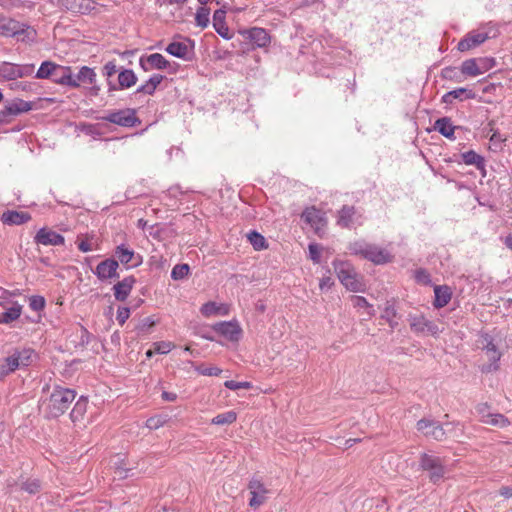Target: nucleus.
Here are the masks:
<instances>
[{"label": "nucleus", "mask_w": 512, "mask_h": 512, "mask_svg": "<svg viewBox=\"0 0 512 512\" xmlns=\"http://www.w3.org/2000/svg\"><path fill=\"white\" fill-rule=\"evenodd\" d=\"M463 96H465L464 98L466 99H473L475 97V93L466 88H458L444 94L442 97V102L451 104L454 99L463 100Z\"/></svg>", "instance_id": "nucleus-24"}, {"label": "nucleus", "mask_w": 512, "mask_h": 512, "mask_svg": "<svg viewBox=\"0 0 512 512\" xmlns=\"http://www.w3.org/2000/svg\"><path fill=\"white\" fill-rule=\"evenodd\" d=\"M349 249L352 254L361 256L375 264H384L391 260V256L386 250L364 241L352 243Z\"/></svg>", "instance_id": "nucleus-1"}, {"label": "nucleus", "mask_w": 512, "mask_h": 512, "mask_svg": "<svg viewBox=\"0 0 512 512\" xmlns=\"http://www.w3.org/2000/svg\"><path fill=\"white\" fill-rule=\"evenodd\" d=\"M118 81L121 88H130L136 83L137 77L132 70L125 69L119 73Z\"/></svg>", "instance_id": "nucleus-31"}, {"label": "nucleus", "mask_w": 512, "mask_h": 512, "mask_svg": "<svg viewBox=\"0 0 512 512\" xmlns=\"http://www.w3.org/2000/svg\"><path fill=\"white\" fill-rule=\"evenodd\" d=\"M332 284L333 283L331 281V278L326 277V278L321 279L319 286H320V289H324L325 287H331Z\"/></svg>", "instance_id": "nucleus-61"}, {"label": "nucleus", "mask_w": 512, "mask_h": 512, "mask_svg": "<svg viewBox=\"0 0 512 512\" xmlns=\"http://www.w3.org/2000/svg\"><path fill=\"white\" fill-rule=\"evenodd\" d=\"M34 241L36 244L44 246H59L63 245L64 237L51 229L41 228L35 235Z\"/></svg>", "instance_id": "nucleus-12"}, {"label": "nucleus", "mask_w": 512, "mask_h": 512, "mask_svg": "<svg viewBox=\"0 0 512 512\" xmlns=\"http://www.w3.org/2000/svg\"><path fill=\"white\" fill-rule=\"evenodd\" d=\"M190 268L188 264H178L174 266L171 272V277L174 280H181L189 274Z\"/></svg>", "instance_id": "nucleus-44"}, {"label": "nucleus", "mask_w": 512, "mask_h": 512, "mask_svg": "<svg viewBox=\"0 0 512 512\" xmlns=\"http://www.w3.org/2000/svg\"><path fill=\"white\" fill-rule=\"evenodd\" d=\"M224 386L230 390H238V389H250L252 384L250 382H236L234 380H227L224 383Z\"/></svg>", "instance_id": "nucleus-48"}, {"label": "nucleus", "mask_w": 512, "mask_h": 512, "mask_svg": "<svg viewBox=\"0 0 512 512\" xmlns=\"http://www.w3.org/2000/svg\"><path fill=\"white\" fill-rule=\"evenodd\" d=\"M74 79H76L79 85L80 82L92 84L95 82L96 73L92 68L83 66Z\"/></svg>", "instance_id": "nucleus-33"}, {"label": "nucleus", "mask_w": 512, "mask_h": 512, "mask_svg": "<svg viewBox=\"0 0 512 512\" xmlns=\"http://www.w3.org/2000/svg\"><path fill=\"white\" fill-rule=\"evenodd\" d=\"M130 316V310L127 307L119 308L117 312V321L120 325H123Z\"/></svg>", "instance_id": "nucleus-51"}, {"label": "nucleus", "mask_w": 512, "mask_h": 512, "mask_svg": "<svg viewBox=\"0 0 512 512\" xmlns=\"http://www.w3.org/2000/svg\"><path fill=\"white\" fill-rule=\"evenodd\" d=\"M118 266L117 260L106 259L97 265L96 274L101 280L116 277L118 276L116 273Z\"/></svg>", "instance_id": "nucleus-18"}, {"label": "nucleus", "mask_w": 512, "mask_h": 512, "mask_svg": "<svg viewBox=\"0 0 512 512\" xmlns=\"http://www.w3.org/2000/svg\"><path fill=\"white\" fill-rule=\"evenodd\" d=\"M500 340L488 334H482L477 340L478 347L486 354L490 363L482 367V371L491 372L498 369L497 362L502 356L500 351Z\"/></svg>", "instance_id": "nucleus-3"}, {"label": "nucleus", "mask_w": 512, "mask_h": 512, "mask_svg": "<svg viewBox=\"0 0 512 512\" xmlns=\"http://www.w3.org/2000/svg\"><path fill=\"white\" fill-rule=\"evenodd\" d=\"M505 244L506 246L512 250V234H509L506 238H505Z\"/></svg>", "instance_id": "nucleus-63"}, {"label": "nucleus", "mask_w": 512, "mask_h": 512, "mask_svg": "<svg viewBox=\"0 0 512 512\" xmlns=\"http://www.w3.org/2000/svg\"><path fill=\"white\" fill-rule=\"evenodd\" d=\"M147 423L150 428H154V429H156L162 425V422L159 419L156 420L154 418L149 419L147 421Z\"/></svg>", "instance_id": "nucleus-60"}, {"label": "nucleus", "mask_w": 512, "mask_h": 512, "mask_svg": "<svg viewBox=\"0 0 512 512\" xmlns=\"http://www.w3.org/2000/svg\"><path fill=\"white\" fill-rule=\"evenodd\" d=\"M136 280L134 277L129 276L124 278L122 281H119L116 283L113 287L114 296L118 301H124L129 296L133 285L135 284Z\"/></svg>", "instance_id": "nucleus-20"}, {"label": "nucleus", "mask_w": 512, "mask_h": 512, "mask_svg": "<svg viewBox=\"0 0 512 512\" xmlns=\"http://www.w3.org/2000/svg\"><path fill=\"white\" fill-rule=\"evenodd\" d=\"M396 315L397 312L395 307L389 302H387L384 308V312L382 314V318L388 322L391 328H395L397 326V322L395 321Z\"/></svg>", "instance_id": "nucleus-39"}, {"label": "nucleus", "mask_w": 512, "mask_h": 512, "mask_svg": "<svg viewBox=\"0 0 512 512\" xmlns=\"http://www.w3.org/2000/svg\"><path fill=\"white\" fill-rule=\"evenodd\" d=\"M196 24L201 28H206L209 24V9L200 7L195 16Z\"/></svg>", "instance_id": "nucleus-43"}, {"label": "nucleus", "mask_w": 512, "mask_h": 512, "mask_svg": "<svg viewBox=\"0 0 512 512\" xmlns=\"http://www.w3.org/2000/svg\"><path fill=\"white\" fill-rule=\"evenodd\" d=\"M335 271L340 282L352 292H364L366 289L365 283L361 276H359L354 268L346 263L339 262L335 264Z\"/></svg>", "instance_id": "nucleus-4"}, {"label": "nucleus", "mask_w": 512, "mask_h": 512, "mask_svg": "<svg viewBox=\"0 0 512 512\" xmlns=\"http://www.w3.org/2000/svg\"><path fill=\"white\" fill-rule=\"evenodd\" d=\"M54 64L55 63L51 61H44L36 73V78L52 79Z\"/></svg>", "instance_id": "nucleus-36"}, {"label": "nucleus", "mask_w": 512, "mask_h": 512, "mask_svg": "<svg viewBox=\"0 0 512 512\" xmlns=\"http://www.w3.org/2000/svg\"><path fill=\"white\" fill-rule=\"evenodd\" d=\"M198 370L202 375H207V376H218L222 372V370L219 369L218 367H209V368H203V369H198Z\"/></svg>", "instance_id": "nucleus-53"}, {"label": "nucleus", "mask_w": 512, "mask_h": 512, "mask_svg": "<svg viewBox=\"0 0 512 512\" xmlns=\"http://www.w3.org/2000/svg\"><path fill=\"white\" fill-rule=\"evenodd\" d=\"M218 309H223L224 314L229 313V308L224 304H217L216 302L210 301L202 305L200 311L205 317L216 315Z\"/></svg>", "instance_id": "nucleus-29"}, {"label": "nucleus", "mask_w": 512, "mask_h": 512, "mask_svg": "<svg viewBox=\"0 0 512 512\" xmlns=\"http://www.w3.org/2000/svg\"><path fill=\"white\" fill-rule=\"evenodd\" d=\"M104 119L111 123L125 127H131L134 125L135 122V117L131 110H121L117 112H112L105 116Z\"/></svg>", "instance_id": "nucleus-17"}, {"label": "nucleus", "mask_w": 512, "mask_h": 512, "mask_svg": "<svg viewBox=\"0 0 512 512\" xmlns=\"http://www.w3.org/2000/svg\"><path fill=\"white\" fill-rule=\"evenodd\" d=\"M409 324L411 330L415 333L437 336L441 332V330L435 323L429 321L423 315L420 314L410 315Z\"/></svg>", "instance_id": "nucleus-7"}, {"label": "nucleus", "mask_w": 512, "mask_h": 512, "mask_svg": "<svg viewBox=\"0 0 512 512\" xmlns=\"http://www.w3.org/2000/svg\"><path fill=\"white\" fill-rule=\"evenodd\" d=\"M162 80H163V76L156 74V75H153L148 81L154 88H157V86L162 82Z\"/></svg>", "instance_id": "nucleus-56"}, {"label": "nucleus", "mask_w": 512, "mask_h": 512, "mask_svg": "<svg viewBox=\"0 0 512 512\" xmlns=\"http://www.w3.org/2000/svg\"><path fill=\"white\" fill-rule=\"evenodd\" d=\"M156 90V88H154L150 83L149 81H147L145 84H143L142 86H140L138 89H137V93H144V94H147V95H152L154 93V91Z\"/></svg>", "instance_id": "nucleus-54"}, {"label": "nucleus", "mask_w": 512, "mask_h": 512, "mask_svg": "<svg viewBox=\"0 0 512 512\" xmlns=\"http://www.w3.org/2000/svg\"><path fill=\"white\" fill-rule=\"evenodd\" d=\"M1 34L6 37H13L20 34H26L29 40H32L36 34L35 30L25 23H21L14 19H4L0 16Z\"/></svg>", "instance_id": "nucleus-5"}, {"label": "nucleus", "mask_w": 512, "mask_h": 512, "mask_svg": "<svg viewBox=\"0 0 512 512\" xmlns=\"http://www.w3.org/2000/svg\"><path fill=\"white\" fill-rule=\"evenodd\" d=\"M416 277L419 281H423V282L428 281V278H429L428 274L423 270L418 271Z\"/></svg>", "instance_id": "nucleus-62"}, {"label": "nucleus", "mask_w": 512, "mask_h": 512, "mask_svg": "<svg viewBox=\"0 0 512 512\" xmlns=\"http://www.w3.org/2000/svg\"><path fill=\"white\" fill-rule=\"evenodd\" d=\"M87 411V400L80 398L71 411L70 417L73 422L81 421Z\"/></svg>", "instance_id": "nucleus-30"}, {"label": "nucleus", "mask_w": 512, "mask_h": 512, "mask_svg": "<svg viewBox=\"0 0 512 512\" xmlns=\"http://www.w3.org/2000/svg\"><path fill=\"white\" fill-rule=\"evenodd\" d=\"M155 324L156 322L151 317H147L141 321L137 329L141 332H144L145 330L153 327Z\"/></svg>", "instance_id": "nucleus-52"}, {"label": "nucleus", "mask_w": 512, "mask_h": 512, "mask_svg": "<svg viewBox=\"0 0 512 512\" xmlns=\"http://www.w3.org/2000/svg\"><path fill=\"white\" fill-rule=\"evenodd\" d=\"M461 71L463 74L468 76H478L483 73V70L478 66L475 59H469L462 63Z\"/></svg>", "instance_id": "nucleus-32"}, {"label": "nucleus", "mask_w": 512, "mask_h": 512, "mask_svg": "<svg viewBox=\"0 0 512 512\" xmlns=\"http://www.w3.org/2000/svg\"><path fill=\"white\" fill-rule=\"evenodd\" d=\"M166 51L175 57L182 58L186 56L188 47L181 42H172L167 46Z\"/></svg>", "instance_id": "nucleus-34"}, {"label": "nucleus", "mask_w": 512, "mask_h": 512, "mask_svg": "<svg viewBox=\"0 0 512 512\" xmlns=\"http://www.w3.org/2000/svg\"><path fill=\"white\" fill-rule=\"evenodd\" d=\"M477 412L480 415L481 422L498 428H505L510 425L509 419L500 413H492L486 403L477 406Z\"/></svg>", "instance_id": "nucleus-8"}, {"label": "nucleus", "mask_w": 512, "mask_h": 512, "mask_svg": "<svg viewBox=\"0 0 512 512\" xmlns=\"http://www.w3.org/2000/svg\"><path fill=\"white\" fill-rule=\"evenodd\" d=\"M27 352H24V353H15L9 357H7L5 359V362H6V365H7V371L8 372H13L14 370H16L18 367L20 366H25L28 364L27 360L29 358V356H26L24 357L23 355L26 354Z\"/></svg>", "instance_id": "nucleus-26"}, {"label": "nucleus", "mask_w": 512, "mask_h": 512, "mask_svg": "<svg viewBox=\"0 0 512 512\" xmlns=\"http://www.w3.org/2000/svg\"><path fill=\"white\" fill-rule=\"evenodd\" d=\"M104 71H105V74L108 76V77H111L112 75H114L117 71L116 69V64L112 61L108 62L105 64L104 66Z\"/></svg>", "instance_id": "nucleus-55"}, {"label": "nucleus", "mask_w": 512, "mask_h": 512, "mask_svg": "<svg viewBox=\"0 0 512 512\" xmlns=\"http://www.w3.org/2000/svg\"><path fill=\"white\" fill-rule=\"evenodd\" d=\"M351 303L355 308H366L369 316H373L375 314L372 305L362 296H351Z\"/></svg>", "instance_id": "nucleus-41"}, {"label": "nucleus", "mask_w": 512, "mask_h": 512, "mask_svg": "<svg viewBox=\"0 0 512 512\" xmlns=\"http://www.w3.org/2000/svg\"><path fill=\"white\" fill-rule=\"evenodd\" d=\"M248 489L251 494L250 507L255 509L266 502L269 491L259 479L253 478L248 484Z\"/></svg>", "instance_id": "nucleus-10"}, {"label": "nucleus", "mask_w": 512, "mask_h": 512, "mask_svg": "<svg viewBox=\"0 0 512 512\" xmlns=\"http://www.w3.org/2000/svg\"><path fill=\"white\" fill-rule=\"evenodd\" d=\"M248 239L255 250H262L266 248V240L261 234L252 231L248 234Z\"/></svg>", "instance_id": "nucleus-42"}, {"label": "nucleus", "mask_w": 512, "mask_h": 512, "mask_svg": "<svg viewBox=\"0 0 512 512\" xmlns=\"http://www.w3.org/2000/svg\"><path fill=\"white\" fill-rule=\"evenodd\" d=\"M51 80L57 84L79 87L78 82L72 76L71 68L67 66H61L56 63L54 64L53 76Z\"/></svg>", "instance_id": "nucleus-13"}, {"label": "nucleus", "mask_w": 512, "mask_h": 512, "mask_svg": "<svg viewBox=\"0 0 512 512\" xmlns=\"http://www.w3.org/2000/svg\"><path fill=\"white\" fill-rule=\"evenodd\" d=\"M434 129L447 138L452 137L454 134V126L452 125L451 120L447 117L436 120Z\"/></svg>", "instance_id": "nucleus-27"}, {"label": "nucleus", "mask_w": 512, "mask_h": 512, "mask_svg": "<svg viewBox=\"0 0 512 512\" xmlns=\"http://www.w3.org/2000/svg\"><path fill=\"white\" fill-rule=\"evenodd\" d=\"M139 64L144 71H149L151 69H165L169 62L161 54L154 53L146 57H141Z\"/></svg>", "instance_id": "nucleus-16"}, {"label": "nucleus", "mask_w": 512, "mask_h": 512, "mask_svg": "<svg viewBox=\"0 0 512 512\" xmlns=\"http://www.w3.org/2000/svg\"><path fill=\"white\" fill-rule=\"evenodd\" d=\"M164 3L173 5V4H183L185 3L184 0H163Z\"/></svg>", "instance_id": "nucleus-64"}, {"label": "nucleus", "mask_w": 512, "mask_h": 512, "mask_svg": "<svg viewBox=\"0 0 512 512\" xmlns=\"http://www.w3.org/2000/svg\"><path fill=\"white\" fill-rule=\"evenodd\" d=\"M355 214V209L353 206H343L339 211L338 216V225L342 227H349L353 222V216Z\"/></svg>", "instance_id": "nucleus-28"}, {"label": "nucleus", "mask_w": 512, "mask_h": 512, "mask_svg": "<svg viewBox=\"0 0 512 512\" xmlns=\"http://www.w3.org/2000/svg\"><path fill=\"white\" fill-rule=\"evenodd\" d=\"M226 12L222 9L216 10L213 14V26L216 32L223 38L229 39V29L225 23Z\"/></svg>", "instance_id": "nucleus-22"}, {"label": "nucleus", "mask_w": 512, "mask_h": 512, "mask_svg": "<svg viewBox=\"0 0 512 512\" xmlns=\"http://www.w3.org/2000/svg\"><path fill=\"white\" fill-rule=\"evenodd\" d=\"M463 161L467 165H475L478 168H483L484 160L474 151H468L462 155Z\"/></svg>", "instance_id": "nucleus-38"}, {"label": "nucleus", "mask_w": 512, "mask_h": 512, "mask_svg": "<svg viewBox=\"0 0 512 512\" xmlns=\"http://www.w3.org/2000/svg\"><path fill=\"white\" fill-rule=\"evenodd\" d=\"M76 397L74 390L57 387L50 395L48 402L49 414L52 417L62 415L71 405Z\"/></svg>", "instance_id": "nucleus-2"}, {"label": "nucleus", "mask_w": 512, "mask_h": 512, "mask_svg": "<svg viewBox=\"0 0 512 512\" xmlns=\"http://www.w3.org/2000/svg\"><path fill=\"white\" fill-rule=\"evenodd\" d=\"M499 493L501 496H503L505 498H510V497H512V487H509V486L501 487L499 490Z\"/></svg>", "instance_id": "nucleus-57"}, {"label": "nucleus", "mask_w": 512, "mask_h": 512, "mask_svg": "<svg viewBox=\"0 0 512 512\" xmlns=\"http://www.w3.org/2000/svg\"><path fill=\"white\" fill-rule=\"evenodd\" d=\"M213 329L231 341H237L241 335V328L236 322H220Z\"/></svg>", "instance_id": "nucleus-15"}, {"label": "nucleus", "mask_w": 512, "mask_h": 512, "mask_svg": "<svg viewBox=\"0 0 512 512\" xmlns=\"http://www.w3.org/2000/svg\"><path fill=\"white\" fill-rule=\"evenodd\" d=\"M320 252H321V248L319 245H317L315 243H311L309 245V255H310L311 260L314 263L320 262Z\"/></svg>", "instance_id": "nucleus-50"}, {"label": "nucleus", "mask_w": 512, "mask_h": 512, "mask_svg": "<svg viewBox=\"0 0 512 512\" xmlns=\"http://www.w3.org/2000/svg\"><path fill=\"white\" fill-rule=\"evenodd\" d=\"M113 465L115 467V473L120 478L127 477L128 469L125 467L126 464H125V459L124 458L117 457V459L114 461Z\"/></svg>", "instance_id": "nucleus-47"}, {"label": "nucleus", "mask_w": 512, "mask_h": 512, "mask_svg": "<svg viewBox=\"0 0 512 512\" xmlns=\"http://www.w3.org/2000/svg\"><path fill=\"white\" fill-rule=\"evenodd\" d=\"M78 248L82 251V252H89L92 250V247L90 245V243H88L87 241H81L79 244H78Z\"/></svg>", "instance_id": "nucleus-59"}, {"label": "nucleus", "mask_w": 512, "mask_h": 512, "mask_svg": "<svg viewBox=\"0 0 512 512\" xmlns=\"http://www.w3.org/2000/svg\"><path fill=\"white\" fill-rule=\"evenodd\" d=\"M30 219V214L22 211H7L2 215V222L8 225H21L28 222Z\"/></svg>", "instance_id": "nucleus-21"}, {"label": "nucleus", "mask_w": 512, "mask_h": 512, "mask_svg": "<svg viewBox=\"0 0 512 512\" xmlns=\"http://www.w3.org/2000/svg\"><path fill=\"white\" fill-rule=\"evenodd\" d=\"M435 293V307L441 308L448 304L451 299V293L447 286H436Z\"/></svg>", "instance_id": "nucleus-25"}, {"label": "nucleus", "mask_w": 512, "mask_h": 512, "mask_svg": "<svg viewBox=\"0 0 512 512\" xmlns=\"http://www.w3.org/2000/svg\"><path fill=\"white\" fill-rule=\"evenodd\" d=\"M174 347H175V345L169 341H160V342L153 343V348H154L155 353H159V354H167Z\"/></svg>", "instance_id": "nucleus-46"}, {"label": "nucleus", "mask_w": 512, "mask_h": 512, "mask_svg": "<svg viewBox=\"0 0 512 512\" xmlns=\"http://www.w3.org/2000/svg\"><path fill=\"white\" fill-rule=\"evenodd\" d=\"M417 430L427 437L442 440L445 437L444 428L433 420L421 419L417 422Z\"/></svg>", "instance_id": "nucleus-11"}, {"label": "nucleus", "mask_w": 512, "mask_h": 512, "mask_svg": "<svg viewBox=\"0 0 512 512\" xmlns=\"http://www.w3.org/2000/svg\"><path fill=\"white\" fill-rule=\"evenodd\" d=\"M29 305L32 310L40 311L45 307V299L42 296H32Z\"/></svg>", "instance_id": "nucleus-49"}, {"label": "nucleus", "mask_w": 512, "mask_h": 512, "mask_svg": "<svg viewBox=\"0 0 512 512\" xmlns=\"http://www.w3.org/2000/svg\"><path fill=\"white\" fill-rule=\"evenodd\" d=\"M21 308L12 307L0 315V323H10L20 317Z\"/></svg>", "instance_id": "nucleus-40"}, {"label": "nucleus", "mask_w": 512, "mask_h": 512, "mask_svg": "<svg viewBox=\"0 0 512 512\" xmlns=\"http://www.w3.org/2000/svg\"><path fill=\"white\" fill-rule=\"evenodd\" d=\"M162 399L165 400V401L173 402V401H175L177 399V395L175 393H172V392L164 391L162 393Z\"/></svg>", "instance_id": "nucleus-58"}, {"label": "nucleus", "mask_w": 512, "mask_h": 512, "mask_svg": "<svg viewBox=\"0 0 512 512\" xmlns=\"http://www.w3.org/2000/svg\"><path fill=\"white\" fill-rule=\"evenodd\" d=\"M237 415L234 411H228L223 414H219L212 419V423L215 425H228L235 422Z\"/></svg>", "instance_id": "nucleus-37"}, {"label": "nucleus", "mask_w": 512, "mask_h": 512, "mask_svg": "<svg viewBox=\"0 0 512 512\" xmlns=\"http://www.w3.org/2000/svg\"><path fill=\"white\" fill-rule=\"evenodd\" d=\"M487 38H488L487 33H482V32L470 33L458 43V49L461 52L468 51V50L482 44Z\"/></svg>", "instance_id": "nucleus-19"}, {"label": "nucleus", "mask_w": 512, "mask_h": 512, "mask_svg": "<svg viewBox=\"0 0 512 512\" xmlns=\"http://www.w3.org/2000/svg\"><path fill=\"white\" fill-rule=\"evenodd\" d=\"M115 256L122 264H128L134 257V251L124 245L117 246Z\"/></svg>", "instance_id": "nucleus-35"}, {"label": "nucleus", "mask_w": 512, "mask_h": 512, "mask_svg": "<svg viewBox=\"0 0 512 512\" xmlns=\"http://www.w3.org/2000/svg\"><path fill=\"white\" fill-rule=\"evenodd\" d=\"M41 484L37 479H27L21 483V490L26 491L29 494H35L39 492Z\"/></svg>", "instance_id": "nucleus-45"}, {"label": "nucleus", "mask_w": 512, "mask_h": 512, "mask_svg": "<svg viewBox=\"0 0 512 512\" xmlns=\"http://www.w3.org/2000/svg\"><path fill=\"white\" fill-rule=\"evenodd\" d=\"M301 217L314 229L317 234H319L323 227L326 225L323 213L315 207L306 208L303 211Z\"/></svg>", "instance_id": "nucleus-14"}, {"label": "nucleus", "mask_w": 512, "mask_h": 512, "mask_svg": "<svg viewBox=\"0 0 512 512\" xmlns=\"http://www.w3.org/2000/svg\"><path fill=\"white\" fill-rule=\"evenodd\" d=\"M57 5L62 10L77 14H88L95 9L93 0H57Z\"/></svg>", "instance_id": "nucleus-9"}, {"label": "nucleus", "mask_w": 512, "mask_h": 512, "mask_svg": "<svg viewBox=\"0 0 512 512\" xmlns=\"http://www.w3.org/2000/svg\"><path fill=\"white\" fill-rule=\"evenodd\" d=\"M420 465L423 470L429 471V478L432 482L437 483L445 475V468L442 460L429 454L421 456Z\"/></svg>", "instance_id": "nucleus-6"}, {"label": "nucleus", "mask_w": 512, "mask_h": 512, "mask_svg": "<svg viewBox=\"0 0 512 512\" xmlns=\"http://www.w3.org/2000/svg\"><path fill=\"white\" fill-rule=\"evenodd\" d=\"M249 39L258 47H266L270 43V36L263 28L254 27L248 31Z\"/></svg>", "instance_id": "nucleus-23"}]
</instances>
